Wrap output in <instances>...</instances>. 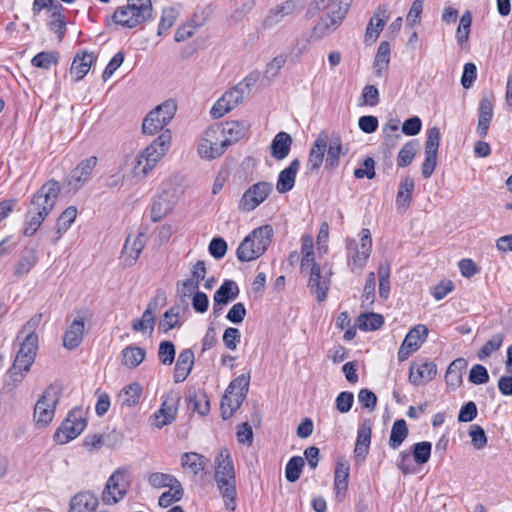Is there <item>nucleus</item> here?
Wrapping results in <instances>:
<instances>
[{
  "label": "nucleus",
  "instance_id": "obj_39",
  "mask_svg": "<svg viewBox=\"0 0 512 512\" xmlns=\"http://www.w3.org/2000/svg\"><path fill=\"white\" fill-rule=\"evenodd\" d=\"M371 425L369 421H364L358 429L357 440L354 452L358 456H365L371 441Z\"/></svg>",
  "mask_w": 512,
  "mask_h": 512
},
{
  "label": "nucleus",
  "instance_id": "obj_27",
  "mask_svg": "<svg viewBox=\"0 0 512 512\" xmlns=\"http://www.w3.org/2000/svg\"><path fill=\"white\" fill-rule=\"evenodd\" d=\"M157 300L153 299L147 305V308L143 312L140 319H134L132 321V329L136 332H142L152 334L156 324L154 311L157 308Z\"/></svg>",
  "mask_w": 512,
  "mask_h": 512
},
{
  "label": "nucleus",
  "instance_id": "obj_11",
  "mask_svg": "<svg viewBox=\"0 0 512 512\" xmlns=\"http://www.w3.org/2000/svg\"><path fill=\"white\" fill-rule=\"evenodd\" d=\"M20 341V349L9 370L10 376L14 377L16 381L22 379V372H27L30 369L38 350V338L22 337Z\"/></svg>",
  "mask_w": 512,
  "mask_h": 512
},
{
  "label": "nucleus",
  "instance_id": "obj_25",
  "mask_svg": "<svg viewBox=\"0 0 512 512\" xmlns=\"http://www.w3.org/2000/svg\"><path fill=\"white\" fill-rule=\"evenodd\" d=\"M437 373V367L433 362L413 363L410 367L409 381L415 386L431 381Z\"/></svg>",
  "mask_w": 512,
  "mask_h": 512
},
{
  "label": "nucleus",
  "instance_id": "obj_19",
  "mask_svg": "<svg viewBox=\"0 0 512 512\" xmlns=\"http://www.w3.org/2000/svg\"><path fill=\"white\" fill-rule=\"evenodd\" d=\"M330 284V277L321 274L319 264L312 263L308 287L311 292L316 295L318 302H322L326 299Z\"/></svg>",
  "mask_w": 512,
  "mask_h": 512
},
{
  "label": "nucleus",
  "instance_id": "obj_34",
  "mask_svg": "<svg viewBox=\"0 0 512 512\" xmlns=\"http://www.w3.org/2000/svg\"><path fill=\"white\" fill-rule=\"evenodd\" d=\"M326 149L327 157L325 167L329 170H333L338 167L340 156L343 154L341 137L338 134H333L331 138H329Z\"/></svg>",
  "mask_w": 512,
  "mask_h": 512
},
{
  "label": "nucleus",
  "instance_id": "obj_17",
  "mask_svg": "<svg viewBox=\"0 0 512 512\" xmlns=\"http://www.w3.org/2000/svg\"><path fill=\"white\" fill-rule=\"evenodd\" d=\"M244 96V88L242 84H238L219 98L211 108V115L214 119H219L225 114L233 110L242 102Z\"/></svg>",
  "mask_w": 512,
  "mask_h": 512
},
{
  "label": "nucleus",
  "instance_id": "obj_13",
  "mask_svg": "<svg viewBox=\"0 0 512 512\" xmlns=\"http://www.w3.org/2000/svg\"><path fill=\"white\" fill-rule=\"evenodd\" d=\"M273 184L260 181L251 185L239 200L238 208L244 212H251L262 204L272 193Z\"/></svg>",
  "mask_w": 512,
  "mask_h": 512
},
{
  "label": "nucleus",
  "instance_id": "obj_61",
  "mask_svg": "<svg viewBox=\"0 0 512 512\" xmlns=\"http://www.w3.org/2000/svg\"><path fill=\"white\" fill-rule=\"evenodd\" d=\"M250 382V374H242L239 377L231 381L227 388V392L242 394V397H246Z\"/></svg>",
  "mask_w": 512,
  "mask_h": 512
},
{
  "label": "nucleus",
  "instance_id": "obj_42",
  "mask_svg": "<svg viewBox=\"0 0 512 512\" xmlns=\"http://www.w3.org/2000/svg\"><path fill=\"white\" fill-rule=\"evenodd\" d=\"M37 253L35 249H27L21 255L18 263L15 265L14 274L17 277L26 275L36 264Z\"/></svg>",
  "mask_w": 512,
  "mask_h": 512
},
{
  "label": "nucleus",
  "instance_id": "obj_44",
  "mask_svg": "<svg viewBox=\"0 0 512 512\" xmlns=\"http://www.w3.org/2000/svg\"><path fill=\"white\" fill-rule=\"evenodd\" d=\"M414 190V181L410 177H405L399 184L396 196V204L398 207H408L411 201L412 192Z\"/></svg>",
  "mask_w": 512,
  "mask_h": 512
},
{
  "label": "nucleus",
  "instance_id": "obj_57",
  "mask_svg": "<svg viewBox=\"0 0 512 512\" xmlns=\"http://www.w3.org/2000/svg\"><path fill=\"white\" fill-rule=\"evenodd\" d=\"M179 313L180 308L177 306H173L167 310L163 315V319L159 323V329L164 332H168L169 330L177 327L179 325Z\"/></svg>",
  "mask_w": 512,
  "mask_h": 512
},
{
  "label": "nucleus",
  "instance_id": "obj_38",
  "mask_svg": "<svg viewBox=\"0 0 512 512\" xmlns=\"http://www.w3.org/2000/svg\"><path fill=\"white\" fill-rule=\"evenodd\" d=\"M390 51L389 42L383 41L380 43L373 63L376 76L381 77L382 73L387 70L390 63Z\"/></svg>",
  "mask_w": 512,
  "mask_h": 512
},
{
  "label": "nucleus",
  "instance_id": "obj_23",
  "mask_svg": "<svg viewBox=\"0 0 512 512\" xmlns=\"http://www.w3.org/2000/svg\"><path fill=\"white\" fill-rule=\"evenodd\" d=\"M85 334V320L83 317L74 319L66 328L63 335V346L74 350L80 346Z\"/></svg>",
  "mask_w": 512,
  "mask_h": 512
},
{
  "label": "nucleus",
  "instance_id": "obj_9",
  "mask_svg": "<svg viewBox=\"0 0 512 512\" xmlns=\"http://www.w3.org/2000/svg\"><path fill=\"white\" fill-rule=\"evenodd\" d=\"M130 477L125 468H118L106 481L101 494V500L105 505H114L122 500L128 493Z\"/></svg>",
  "mask_w": 512,
  "mask_h": 512
},
{
  "label": "nucleus",
  "instance_id": "obj_33",
  "mask_svg": "<svg viewBox=\"0 0 512 512\" xmlns=\"http://www.w3.org/2000/svg\"><path fill=\"white\" fill-rule=\"evenodd\" d=\"M239 295V287L233 280H225L216 290L213 302L216 305H227L230 301L236 299Z\"/></svg>",
  "mask_w": 512,
  "mask_h": 512
},
{
  "label": "nucleus",
  "instance_id": "obj_15",
  "mask_svg": "<svg viewBox=\"0 0 512 512\" xmlns=\"http://www.w3.org/2000/svg\"><path fill=\"white\" fill-rule=\"evenodd\" d=\"M441 133L438 127L429 128L425 143V160L422 164L421 173L425 179L433 174L437 166L438 148L440 145Z\"/></svg>",
  "mask_w": 512,
  "mask_h": 512
},
{
  "label": "nucleus",
  "instance_id": "obj_22",
  "mask_svg": "<svg viewBox=\"0 0 512 512\" xmlns=\"http://www.w3.org/2000/svg\"><path fill=\"white\" fill-rule=\"evenodd\" d=\"M98 506L99 499L94 493L80 491L70 499L68 512H97Z\"/></svg>",
  "mask_w": 512,
  "mask_h": 512
},
{
  "label": "nucleus",
  "instance_id": "obj_56",
  "mask_svg": "<svg viewBox=\"0 0 512 512\" xmlns=\"http://www.w3.org/2000/svg\"><path fill=\"white\" fill-rule=\"evenodd\" d=\"M148 481L154 488H163L181 484L173 475L155 472L149 475Z\"/></svg>",
  "mask_w": 512,
  "mask_h": 512
},
{
  "label": "nucleus",
  "instance_id": "obj_64",
  "mask_svg": "<svg viewBox=\"0 0 512 512\" xmlns=\"http://www.w3.org/2000/svg\"><path fill=\"white\" fill-rule=\"evenodd\" d=\"M471 443L475 449H483L487 444V436L484 429L479 425H472L469 430Z\"/></svg>",
  "mask_w": 512,
  "mask_h": 512
},
{
  "label": "nucleus",
  "instance_id": "obj_31",
  "mask_svg": "<svg viewBox=\"0 0 512 512\" xmlns=\"http://www.w3.org/2000/svg\"><path fill=\"white\" fill-rule=\"evenodd\" d=\"M478 114L479 117L476 131L479 137L484 138L487 136L489 125L493 118V104L488 98L480 100Z\"/></svg>",
  "mask_w": 512,
  "mask_h": 512
},
{
  "label": "nucleus",
  "instance_id": "obj_4",
  "mask_svg": "<svg viewBox=\"0 0 512 512\" xmlns=\"http://www.w3.org/2000/svg\"><path fill=\"white\" fill-rule=\"evenodd\" d=\"M60 186L57 181L45 183L33 196L26 218L41 226L47 215L53 210Z\"/></svg>",
  "mask_w": 512,
  "mask_h": 512
},
{
  "label": "nucleus",
  "instance_id": "obj_55",
  "mask_svg": "<svg viewBox=\"0 0 512 512\" xmlns=\"http://www.w3.org/2000/svg\"><path fill=\"white\" fill-rule=\"evenodd\" d=\"M183 487L181 484L172 486L168 491L163 492L158 500V504L161 507H168L174 502L179 501L183 496Z\"/></svg>",
  "mask_w": 512,
  "mask_h": 512
},
{
  "label": "nucleus",
  "instance_id": "obj_29",
  "mask_svg": "<svg viewBox=\"0 0 512 512\" xmlns=\"http://www.w3.org/2000/svg\"><path fill=\"white\" fill-rule=\"evenodd\" d=\"M300 167L299 159H294L287 168L283 169L278 176L276 189L279 193H286L295 185L296 174Z\"/></svg>",
  "mask_w": 512,
  "mask_h": 512
},
{
  "label": "nucleus",
  "instance_id": "obj_36",
  "mask_svg": "<svg viewBox=\"0 0 512 512\" xmlns=\"http://www.w3.org/2000/svg\"><path fill=\"white\" fill-rule=\"evenodd\" d=\"M208 459L196 452H187L181 456V465L184 469L196 476L203 471L208 464Z\"/></svg>",
  "mask_w": 512,
  "mask_h": 512
},
{
  "label": "nucleus",
  "instance_id": "obj_50",
  "mask_svg": "<svg viewBox=\"0 0 512 512\" xmlns=\"http://www.w3.org/2000/svg\"><path fill=\"white\" fill-rule=\"evenodd\" d=\"M471 24L472 14L467 10L461 16L458 28L456 30V39L460 46H463L468 41Z\"/></svg>",
  "mask_w": 512,
  "mask_h": 512
},
{
  "label": "nucleus",
  "instance_id": "obj_47",
  "mask_svg": "<svg viewBox=\"0 0 512 512\" xmlns=\"http://www.w3.org/2000/svg\"><path fill=\"white\" fill-rule=\"evenodd\" d=\"M179 16V7L170 6L162 10V15L158 25L157 35L161 36L163 33L168 31L175 23Z\"/></svg>",
  "mask_w": 512,
  "mask_h": 512
},
{
  "label": "nucleus",
  "instance_id": "obj_48",
  "mask_svg": "<svg viewBox=\"0 0 512 512\" xmlns=\"http://www.w3.org/2000/svg\"><path fill=\"white\" fill-rule=\"evenodd\" d=\"M419 143L417 140L408 141L399 151L397 156V166L406 167L412 163L417 151Z\"/></svg>",
  "mask_w": 512,
  "mask_h": 512
},
{
  "label": "nucleus",
  "instance_id": "obj_24",
  "mask_svg": "<svg viewBox=\"0 0 512 512\" xmlns=\"http://www.w3.org/2000/svg\"><path fill=\"white\" fill-rule=\"evenodd\" d=\"M250 125L247 121H227L220 127L221 138L224 143L230 146L242 139L248 132Z\"/></svg>",
  "mask_w": 512,
  "mask_h": 512
},
{
  "label": "nucleus",
  "instance_id": "obj_1",
  "mask_svg": "<svg viewBox=\"0 0 512 512\" xmlns=\"http://www.w3.org/2000/svg\"><path fill=\"white\" fill-rule=\"evenodd\" d=\"M353 0H313V4L324 14L311 32V38L320 40L335 31L345 19Z\"/></svg>",
  "mask_w": 512,
  "mask_h": 512
},
{
  "label": "nucleus",
  "instance_id": "obj_20",
  "mask_svg": "<svg viewBox=\"0 0 512 512\" xmlns=\"http://www.w3.org/2000/svg\"><path fill=\"white\" fill-rule=\"evenodd\" d=\"M97 164V157L91 156L74 168L67 179L68 185L74 190H78L82 185L88 181L90 175Z\"/></svg>",
  "mask_w": 512,
  "mask_h": 512
},
{
  "label": "nucleus",
  "instance_id": "obj_6",
  "mask_svg": "<svg viewBox=\"0 0 512 512\" xmlns=\"http://www.w3.org/2000/svg\"><path fill=\"white\" fill-rule=\"evenodd\" d=\"M177 104L169 99L151 110L142 122V132L147 135H155L163 130L175 116Z\"/></svg>",
  "mask_w": 512,
  "mask_h": 512
},
{
  "label": "nucleus",
  "instance_id": "obj_63",
  "mask_svg": "<svg viewBox=\"0 0 512 512\" xmlns=\"http://www.w3.org/2000/svg\"><path fill=\"white\" fill-rule=\"evenodd\" d=\"M302 246V260H301V268L303 269L305 266L309 265L310 262H314V251H313V238L310 235H304L301 238Z\"/></svg>",
  "mask_w": 512,
  "mask_h": 512
},
{
  "label": "nucleus",
  "instance_id": "obj_21",
  "mask_svg": "<svg viewBox=\"0 0 512 512\" xmlns=\"http://www.w3.org/2000/svg\"><path fill=\"white\" fill-rule=\"evenodd\" d=\"M328 141L329 135L327 132L321 131L309 151L307 160V169L309 171H317L323 164Z\"/></svg>",
  "mask_w": 512,
  "mask_h": 512
},
{
  "label": "nucleus",
  "instance_id": "obj_35",
  "mask_svg": "<svg viewBox=\"0 0 512 512\" xmlns=\"http://www.w3.org/2000/svg\"><path fill=\"white\" fill-rule=\"evenodd\" d=\"M291 144V136L286 132H279L272 140L271 155L277 160H283L288 156Z\"/></svg>",
  "mask_w": 512,
  "mask_h": 512
},
{
  "label": "nucleus",
  "instance_id": "obj_41",
  "mask_svg": "<svg viewBox=\"0 0 512 512\" xmlns=\"http://www.w3.org/2000/svg\"><path fill=\"white\" fill-rule=\"evenodd\" d=\"M142 393V388L138 383H131L124 387L119 394V401L122 405L133 407L138 404Z\"/></svg>",
  "mask_w": 512,
  "mask_h": 512
},
{
  "label": "nucleus",
  "instance_id": "obj_14",
  "mask_svg": "<svg viewBox=\"0 0 512 512\" xmlns=\"http://www.w3.org/2000/svg\"><path fill=\"white\" fill-rule=\"evenodd\" d=\"M85 427L86 421L80 411H72L56 430L54 439L58 444H66L79 436Z\"/></svg>",
  "mask_w": 512,
  "mask_h": 512
},
{
  "label": "nucleus",
  "instance_id": "obj_60",
  "mask_svg": "<svg viewBox=\"0 0 512 512\" xmlns=\"http://www.w3.org/2000/svg\"><path fill=\"white\" fill-rule=\"evenodd\" d=\"M77 215V209L74 206H70L65 209L57 220V232L59 236L62 232L67 231L70 225L74 222Z\"/></svg>",
  "mask_w": 512,
  "mask_h": 512
},
{
  "label": "nucleus",
  "instance_id": "obj_62",
  "mask_svg": "<svg viewBox=\"0 0 512 512\" xmlns=\"http://www.w3.org/2000/svg\"><path fill=\"white\" fill-rule=\"evenodd\" d=\"M158 357L163 365H171L175 359V346L171 341H162L159 345Z\"/></svg>",
  "mask_w": 512,
  "mask_h": 512
},
{
  "label": "nucleus",
  "instance_id": "obj_2",
  "mask_svg": "<svg viewBox=\"0 0 512 512\" xmlns=\"http://www.w3.org/2000/svg\"><path fill=\"white\" fill-rule=\"evenodd\" d=\"M214 463V480L223 498L224 505L227 510L234 511L236 509L237 490L235 468L229 450L221 448L215 457Z\"/></svg>",
  "mask_w": 512,
  "mask_h": 512
},
{
  "label": "nucleus",
  "instance_id": "obj_54",
  "mask_svg": "<svg viewBox=\"0 0 512 512\" xmlns=\"http://www.w3.org/2000/svg\"><path fill=\"white\" fill-rule=\"evenodd\" d=\"M305 462L304 459L300 456H294L292 457L285 467V476L286 479L293 483L297 481L300 477V474L302 472V468L304 466Z\"/></svg>",
  "mask_w": 512,
  "mask_h": 512
},
{
  "label": "nucleus",
  "instance_id": "obj_58",
  "mask_svg": "<svg viewBox=\"0 0 512 512\" xmlns=\"http://www.w3.org/2000/svg\"><path fill=\"white\" fill-rule=\"evenodd\" d=\"M43 318L42 313H37L33 315L26 324L22 327L21 331L18 334L17 339L20 340L22 337H31V338H38L36 334V330L41 324Z\"/></svg>",
  "mask_w": 512,
  "mask_h": 512
},
{
  "label": "nucleus",
  "instance_id": "obj_46",
  "mask_svg": "<svg viewBox=\"0 0 512 512\" xmlns=\"http://www.w3.org/2000/svg\"><path fill=\"white\" fill-rule=\"evenodd\" d=\"M383 317L376 313H364L357 319L355 326L363 331L376 330L383 325Z\"/></svg>",
  "mask_w": 512,
  "mask_h": 512
},
{
  "label": "nucleus",
  "instance_id": "obj_5",
  "mask_svg": "<svg viewBox=\"0 0 512 512\" xmlns=\"http://www.w3.org/2000/svg\"><path fill=\"white\" fill-rule=\"evenodd\" d=\"M172 142L170 130L163 131L154 141L141 151L134 166L136 175L146 176L164 157Z\"/></svg>",
  "mask_w": 512,
  "mask_h": 512
},
{
  "label": "nucleus",
  "instance_id": "obj_49",
  "mask_svg": "<svg viewBox=\"0 0 512 512\" xmlns=\"http://www.w3.org/2000/svg\"><path fill=\"white\" fill-rule=\"evenodd\" d=\"M349 477V466L346 463H338L334 474V489L339 494L347 490Z\"/></svg>",
  "mask_w": 512,
  "mask_h": 512
},
{
  "label": "nucleus",
  "instance_id": "obj_40",
  "mask_svg": "<svg viewBox=\"0 0 512 512\" xmlns=\"http://www.w3.org/2000/svg\"><path fill=\"white\" fill-rule=\"evenodd\" d=\"M243 400L244 397H242V394H236L233 392L229 393L226 390L221 400V413L223 419L230 418L234 412L239 409Z\"/></svg>",
  "mask_w": 512,
  "mask_h": 512
},
{
  "label": "nucleus",
  "instance_id": "obj_53",
  "mask_svg": "<svg viewBox=\"0 0 512 512\" xmlns=\"http://www.w3.org/2000/svg\"><path fill=\"white\" fill-rule=\"evenodd\" d=\"M62 5L56 4L54 11L51 15L50 29L58 35L59 40H62L66 31V21L64 16L61 14Z\"/></svg>",
  "mask_w": 512,
  "mask_h": 512
},
{
  "label": "nucleus",
  "instance_id": "obj_43",
  "mask_svg": "<svg viewBox=\"0 0 512 512\" xmlns=\"http://www.w3.org/2000/svg\"><path fill=\"white\" fill-rule=\"evenodd\" d=\"M407 436L408 428L405 420H396L392 425L391 434L389 438V446L392 449H397L404 442Z\"/></svg>",
  "mask_w": 512,
  "mask_h": 512
},
{
  "label": "nucleus",
  "instance_id": "obj_45",
  "mask_svg": "<svg viewBox=\"0 0 512 512\" xmlns=\"http://www.w3.org/2000/svg\"><path fill=\"white\" fill-rule=\"evenodd\" d=\"M387 16L385 11H382V17L379 16V13L375 14L369 21L366 31H365V41H375L383 27L386 24Z\"/></svg>",
  "mask_w": 512,
  "mask_h": 512
},
{
  "label": "nucleus",
  "instance_id": "obj_16",
  "mask_svg": "<svg viewBox=\"0 0 512 512\" xmlns=\"http://www.w3.org/2000/svg\"><path fill=\"white\" fill-rule=\"evenodd\" d=\"M151 17L152 14L147 9L132 6L128 2L126 6L119 7L112 16L116 24L130 29L148 21Z\"/></svg>",
  "mask_w": 512,
  "mask_h": 512
},
{
  "label": "nucleus",
  "instance_id": "obj_30",
  "mask_svg": "<svg viewBox=\"0 0 512 512\" xmlns=\"http://www.w3.org/2000/svg\"><path fill=\"white\" fill-rule=\"evenodd\" d=\"M95 59L93 53L82 52L76 54L70 68V74L75 78V81H79L87 75Z\"/></svg>",
  "mask_w": 512,
  "mask_h": 512
},
{
  "label": "nucleus",
  "instance_id": "obj_59",
  "mask_svg": "<svg viewBox=\"0 0 512 512\" xmlns=\"http://www.w3.org/2000/svg\"><path fill=\"white\" fill-rule=\"evenodd\" d=\"M431 443L423 441L413 446V458L416 463L422 465L428 462L431 455Z\"/></svg>",
  "mask_w": 512,
  "mask_h": 512
},
{
  "label": "nucleus",
  "instance_id": "obj_10",
  "mask_svg": "<svg viewBox=\"0 0 512 512\" xmlns=\"http://www.w3.org/2000/svg\"><path fill=\"white\" fill-rule=\"evenodd\" d=\"M180 394L176 390H169L162 396L160 408L155 411L149 418L151 426L162 429L163 427L172 424L177 416Z\"/></svg>",
  "mask_w": 512,
  "mask_h": 512
},
{
  "label": "nucleus",
  "instance_id": "obj_7",
  "mask_svg": "<svg viewBox=\"0 0 512 512\" xmlns=\"http://www.w3.org/2000/svg\"><path fill=\"white\" fill-rule=\"evenodd\" d=\"M347 262L354 272L355 269H362L372 251V240L370 230L363 228L360 232L359 242L355 240H347Z\"/></svg>",
  "mask_w": 512,
  "mask_h": 512
},
{
  "label": "nucleus",
  "instance_id": "obj_52",
  "mask_svg": "<svg viewBox=\"0 0 512 512\" xmlns=\"http://www.w3.org/2000/svg\"><path fill=\"white\" fill-rule=\"evenodd\" d=\"M58 60H59L58 52H55V51L40 52L32 58L31 64L34 67H38V68H42V69H49L52 65L57 64Z\"/></svg>",
  "mask_w": 512,
  "mask_h": 512
},
{
  "label": "nucleus",
  "instance_id": "obj_32",
  "mask_svg": "<svg viewBox=\"0 0 512 512\" xmlns=\"http://www.w3.org/2000/svg\"><path fill=\"white\" fill-rule=\"evenodd\" d=\"M296 10L294 1H286L275 8L271 9L264 20L265 27H273L283 21L284 18L291 16Z\"/></svg>",
  "mask_w": 512,
  "mask_h": 512
},
{
  "label": "nucleus",
  "instance_id": "obj_12",
  "mask_svg": "<svg viewBox=\"0 0 512 512\" xmlns=\"http://www.w3.org/2000/svg\"><path fill=\"white\" fill-rule=\"evenodd\" d=\"M227 145L221 138L220 127H209L198 145V154L201 158L212 160L220 157Z\"/></svg>",
  "mask_w": 512,
  "mask_h": 512
},
{
  "label": "nucleus",
  "instance_id": "obj_37",
  "mask_svg": "<svg viewBox=\"0 0 512 512\" xmlns=\"http://www.w3.org/2000/svg\"><path fill=\"white\" fill-rule=\"evenodd\" d=\"M122 364L130 369L139 366L146 357V351L143 348L129 345L122 350Z\"/></svg>",
  "mask_w": 512,
  "mask_h": 512
},
{
  "label": "nucleus",
  "instance_id": "obj_18",
  "mask_svg": "<svg viewBox=\"0 0 512 512\" xmlns=\"http://www.w3.org/2000/svg\"><path fill=\"white\" fill-rule=\"evenodd\" d=\"M428 335V329L425 325L419 324L413 327L405 336L398 351V360L405 361L424 343Z\"/></svg>",
  "mask_w": 512,
  "mask_h": 512
},
{
  "label": "nucleus",
  "instance_id": "obj_28",
  "mask_svg": "<svg viewBox=\"0 0 512 512\" xmlns=\"http://www.w3.org/2000/svg\"><path fill=\"white\" fill-rule=\"evenodd\" d=\"M194 364V352L191 349H184L179 353L175 369L174 382H183L190 374Z\"/></svg>",
  "mask_w": 512,
  "mask_h": 512
},
{
  "label": "nucleus",
  "instance_id": "obj_3",
  "mask_svg": "<svg viewBox=\"0 0 512 512\" xmlns=\"http://www.w3.org/2000/svg\"><path fill=\"white\" fill-rule=\"evenodd\" d=\"M273 234L270 225L255 228L240 242L236 251L238 260L249 262L262 256L271 244Z\"/></svg>",
  "mask_w": 512,
  "mask_h": 512
},
{
  "label": "nucleus",
  "instance_id": "obj_8",
  "mask_svg": "<svg viewBox=\"0 0 512 512\" xmlns=\"http://www.w3.org/2000/svg\"><path fill=\"white\" fill-rule=\"evenodd\" d=\"M59 399L57 387L51 385L45 389L34 407L33 417L37 427L45 428L52 422Z\"/></svg>",
  "mask_w": 512,
  "mask_h": 512
},
{
  "label": "nucleus",
  "instance_id": "obj_26",
  "mask_svg": "<svg viewBox=\"0 0 512 512\" xmlns=\"http://www.w3.org/2000/svg\"><path fill=\"white\" fill-rule=\"evenodd\" d=\"M145 246L144 235H129L123 246L122 256L126 265L131 266L138 259Z\"/></svg>",
  "mask_w": 512,
  "mask_h": 512
},
{
  "label": "nucleus",
  "instance_id": "obj_51",
  "mask_svg": "<svg viewBox=\"0 0 512 512\" xmlns=\"http://www.w3.org/2000/svg\"><path fill=\"white\" fill-rule=\"evenodd\" d=\"M504 340L502 333L493 335L478 351L477 356L479 360H484L489 357L493 352L500 349Z\"/></svg>",
  "mask_w": 512,
  "mask_h": 512
}]
</instances>
